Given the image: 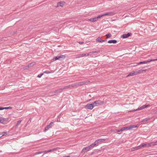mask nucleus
<instances>
[{
	"label": "nucleus",
	"mask_w": 157,
	"mask_h": 157,
	"mask_svg": "<svg viewBox=\"0 0 157 157\" xmlns=\"http://www.w3.org/2000/svg\"><path fill=\"white\" fill-rule=\"evenodd\" d=\"M104 101H101L100 100H98L94 101L93 104L94 107L99 105H102L104 104Z\"/></svg>",
	"instance_id": "1"
},
{
	"label": "nucleus",
	"mask_w": 157,
	"mask_h": 157,
	"mask_svg": "<svg viewBox=\"0 0 157 157\" xmlns=\"http://www.w3.org/2000/svg\"><path fill=\"white\" fill-rule=\"evenodd\" d=\"M150 106V105H143L142 106L138 108L137 109H134V110H132V112H134V111H137V110H140L141 109H143L146 108H147L148 107Z\"/></svg>",
	"instance_id": "2"
},
{
	"label": "nucleus",
	"mask_w": 157,
	"mask_h": 157,
	"mask_svg": "<svg viewBox=\"0 0 157 157\" xmlns=\"http://www.w3.org/2000/svg\"><path fill=\"white\" fill-rule=\"evenodd\" d=\"M94 107L93 104H88L86 105L85 108L86 109H92Z\"/></svg>",
	"instance_id": "3"
},
{
	"label": "nucleus",
	"mask_w": 157,
	"mask_h": 157,
	"mask_svg": "<svg viewBox=\"0 0 157 157\" xmlns=\"http://www.w3.org/2000/svg\"><path fill=\"white\" fill-rule=\"evenodd\" d=\"M153 60H152V59H149V60H147L144 61H141V62H139L138 63H136V66L138 65L142 64H146L147 63L150 62L151 61H153Z\"/></svg>",
	"instance_id": "4"
},
{
	"label": "nucleus",
	"mask_w": 157,
	"mask_h": 157,
	"mask_svg": "<svg viewBox=\"0 0 157 157\" xmlns=\"http://www.w3.org/2000/svg\"><path fill=\"white\" fill-rule=\"evenodd\" d=\"M53 125L54 123L53 122H51L49 125L45 127L44 131L45 132L46 131L48 130L50 128H51Z\"/></svg>",
	"instance_id": "5"
},
{
	"label": "nucleus",
	"mask_w": 157,
	"mask_h": 157,
	"mask_svg": "<svg viewBox=\"0 0 157 157\" xmlns=\"http://www.w3.org/2000/svg\"><path fill=\"white\" fill-rule=\"evenodd\" d=\"M89 81H85L79 82H78L76 84V86H82L84 84H87Z\"/></svg>",
	"instance_id": "6"
},
{
	"label": "nucleus",
	"mask_w": 157,
	"mask_h": 157,
	"mask_svg": "<svg viewBox=\"0 0 157 157\" xmlns=\"http://www.w3.org/2000/svg\"><path fill=\"white\" fill-rule=\"evenodd\" d=\"M132 34L131 33H129L127 34H124L121 36V37L125 39L128 38L132 35Z\"/></svg>",
	"instance_id": "7"
},
{
	"label": "nucleus",
	"mask_w": 157,
	"mask_h": 157,
	"mask_svg": "<svg viewBox=\"0 0 157 157\" xmlns=\"http://www.w3.org/2000/svg\"><path fill=\"white\" fill-rule=\"evenodd\" d=\"M90 149V148L89 146L86 147H84L81 151V153H84L85 151H88Z\"/></svg>",
	"instance_id": "8"
},
{
	"label": "nucleus",
	"mask_w": 157,
	"mask_h": 157,
	"mask_svg": "<svg viewBox=\"0 0 157 157\" xmlns=\"http://www.w3.org/2000/svg\"><path fill=\"white\" fill-rule=\"evenodd\" d=\"M7 118L0 117V123L3 124H5L6 122L7 121Z\"/></svg>",
	"instance_id": "9"
},
{
	"label": "nucleus",
	"mask_w": 157,
	"mask_h": 157,
	"mask_svg": "<svg viewBox=\"0 0 157 157\" xmlns=\"http://www.w3.org/2000/svg\"><path fill=\"white\" fill-rule=\"evenodd\" d=\"M74 86L72 85H68L66 86H65L63 88H62L61 89H59L58 90L59 92H61L63 90H65L66 89H67L68 88H69L70 87H73Z\"/></svg>",
	"instance_id": "10"
},
{
	"label": "nucleus",
	"mask_w": 157,
	"mask_h": 157,
	"mask_svg": "<svg viewBox=\"0 0 157 157\" xmlns=\"http://www.w3.org/2000/svg\"><path fill=\"white\" fill-rule=\"evenodd\" d=\"M100 52V51H93L91 52H90L87 53V56H88L89 55H90V56H92V54H95V53H99Z\"/></svg>",
	"instance_id": "11"
},
{
	"label": "nucleus",
	"mask_w": 157,
	"mask_h": 157,
	"mask_svg": "<svg viewBox=\"0 0 157 157\" xmlns=\"http://www.w3.org/2000/svg\"><path fill=\"white\" fill-rule=\"evenodd\" d=\"M105 141V140L104 139H99L97 140L95 142V143L96 144V145H97L99 143L101 142H104Z\"/></svg>",
	"instance_id": "12"
},
{
	"label": "nucleus",
	"mask_w": 157,
	"mask_h": 157,
	"mask_svg": "<svg viewBox=\"0 0 157 157\" xmlns=\"http://www.w3.org/2000/svg\"><path fill=\"white\" fill-rule=\"evenodd\" d=\"M115 13L114 12H109L105 13L103 14V16H111L115 14Z\"/></svg>",
	"instance_id": "13"
},
{
	"label": "nucleus",
	"mask_w": 157,
	"mask_h": 157,
	"mask_svg": "<svg viewBox=\"0 0 157 157\" xmlns=\"http://www.w3.org/2000/svg\"><path fill=\"white\" fill-rule=\"evenodd\" d=\"M141 146L142 147H149V145L148 143H143L141 144Z\"/></svg>",
	"instance_id": "14"
},
{
	"label": "nucleus",
	"mask_w": 157,
	"mask_h": 157,
	"mask_svg": "<svg viewBox=\"0 0 157 157\" xmlns=\"http://www.w3.org/2000/svg\"><path fill=\"white\" fill-rule=\"evenodd\" d=\"M131 129H132V127H131V125H130V126H129L128 127H124L122 128H121V130H123V131H124L125 130H129Z\"/></svg>",
	"instance_id": "15"
},
{
	"label": "nucleus",
	"mask_w": 157,
	"mask_h": 157,
	"mask_svg": "<svg viewBox=\"0 0 157 157\" xmlns=\"http://www.w3.org/2000/svg\"><path fill=\"white\" fill-rule=\"evenodd\" d=\"M65 3V2H60L58 3L57 4V6H63L64 4Z\"/></svg>",
	"instance_id": "16"
},
{
	"label": "nucleus",
	"mask_w": 157,
	"mask_h": 157,
	"mask_svg": "<svg viewBox=\"0 0 157 157\" xmlns=\"http://www.w3.org/2000/svg\"><path fill=\"white\" fill-rule=\"evenodd\" d=\"M109 43L115 44L117 42V41L116 40H110L108 41Z\"/></svg>",
	"instance_id": "17"
},
{
	"label": "nucleus",
	"mask_w": 157,
	"mask_h": 157,
	"mask_svg": "<svg viewBox=\"0 0 157 157\" xmlns=\"http://www.w3.org/2000/svg\"><path fill=\"white\" fill-rule=\"evenodd\" d=\"M89 20L92 22H95L98 20V19L96 17H95L94 18H91L89 19Z\"/></svg>",
	"instance_id": "18"
},
{
	"label": "nucleus",
	"mask_w": 157,
	"mask_h": 157,
	"mask_svg": "<svg viewBox=\"0 0 157 157\" xmlns=\"http://www.w3.org/2000/svg\"><path fill=\"white\" fill-rule=\"evenodd\" d=\"M59 59L60 60H62L66 58V56L64 55H61L59 56Z\"/></svg>",
	"instance_id": "19"
},
{
	"label": "nucleus",
	"mask_w": 157,
	"mask_h": 157,
	"mask_svg": "<svg viewBox=\"0 0 157 157\" xmlns=\"http://www.w3.org/2000/svg\"><path fill=\"white\" fill-rule=\"evenodd\" d=\"M96 144L95 143H92L91 144H90L89 146L90 147V149L91 148H93L96 145Z\"/></svg>",
	"instance_id": "20"
},
{
	"label": "nucleus",
	"mask_w": 157,
	"mask_h": 157,
	"mask_svg": "<svg viewBox=\"0 0 157 157\" xmlns=\"http://www.w3.org/2000/svg\"><path fill=\"white\" fill-rule=\"evenodd\" d=\"M96 40L97 41L100 43L102 42V40H101V38L99 37H98L96 39Z\"/></svg>",
	"instance_id": "21"
},
{
	"label": "nucleus",
	"mask_w": 157,
	"mask_h": 157,
	"mask_svg": "<svg viewBox=\"0 0 157 157\" xmlns=\"http://www.w3.org/2000/svg\"><path fill=\"white\" fill-rule=\"evenodd\" d=\"M57 148H53V149H49V150H47V153H48V152H50L51 151H56L57 150Z\"/></svg>",
	"instance_id": "22"
},
{
	"label": "nucleus",
	"mask_w": 157,
	"mask_h": 157,
	"mask_svg": "<svg viewBox=\"0 0 157 157\" xmlns=\"http://www.w3.org/2000/svg\"><path fill=\"white\" fill-rule=\"evenodd\" d=\"M85 56H87V54H80L78 55V57H83Z\"/></svg>",
	"instance_id": "23"
},
{
	"label": "nucleus",
	"mask_w": 157,
	"mask_h": 157,
	"mask_svg": "<svg viewBox=\"0 0 157 157\" xmlns=\"http://www.w3.org/2000/svg\"><path fill=\"white\" fill-rule=\"evenodd\" d=\"M146 70H137V74H140V73H142L143 72V71H145Z\"/></svg>",
	"instance_id": "24"
},
{
	"label": "nucleus",
	"mask_w": 157,
	"mask_h": 157,
	"mask_svg": "<svg viewBox=\"0 0 157 157\" xmlns=\"http://www.w3.org/2000/svg\"><path fill=\"white\" fill-rule=\"evenodd\" d=\"M150 120V119L149 118H146L143 119L141 122L145 123L147 121L149 120Z\"/></svg>",
	"instance_id": "25"
},
{
	"label": "nucleus",
	"mask_w": 157,
	"mask_h": 157,
	"mask_svg": "<svg viewBox=\"0 0 157 157\" xmlns=\"http://www.w3.org/2000/svg\"><path fill=\"white\" fill-rule=\"evenodd\" d=\"M35 64V62H32V63H31L29 64H28V66L29 67H30L34 65Z\"/></svg>",
	"instance_id": "26"
},
{
	"label": "nucleus",
	"mask_w": 157,
	"mask_h": 157,
	"mask_svg": "<svg viewBox=\"0 0 157 157\" xmlns=\"http://www.w3.org/2000/svg\"><path fill=\"white\" fill-rule=\"evenodd\" d=\"M149 144V147L154 146V142L150 143Z\"/></svg>",
	"instance_id": "27"
},
{
	"label": "nucleus",
	"mask_w": 157,
	"mask_h": 157,
	"mask_svg": "<svg viewBox=\"0 0 157 157\" xmlns=\"http://www.w3.org/2000/svg\"><path fill=\"white\" fill-rule=\"evenodd\" d=\"M21 122V120L18 121L17 122V123L16 125V127H18V126L20 124Z\"/></svg>",
	"instance_id": "28"
},
{
	"label": "nucleus",
	"mask_w": 157,
	"mask_h": 157,
	"mask_svg": "<svg viewBox=\"0 0 157 157\" xmlns=\"http://www.w3.org/2000/svg\"><path fill=\"white\" fill-rule=\"evenodd\" d=\"M58 59H59V56H57L56 57L54 58L53 59L54 61H55Z\"/></svg>",
	"instance_id": "29"
},
{
	"label": "nucleus",
	"mask_w": 157,
	"mask_h": 157,
	"mask_svg": "<svg viewBox=\"0 0 157 157\" xmlns=\"http://www.w3.org/2000/svg\"><path fill=\"white\" fill-rule=\"evenodd\" d=\"M42 153H43L42 151H38V152H36L35 153L34 155H38L39 154H42Z\"/></svg>",
	"instance_id": "30"
},
{
	"label": "nucleus",
	"mask_w": 157,
	"mask_h": 157,
	"mask_svg": "<svg viewBox=\"0 0 157 157\" xmlns=\"http://www.w3.org/2000/svg\"><path fill=\"white\" fill-rule=\"evenodd\" d=\"M106 36L107 38H108L110 37L112 35L110 33H108L106 35Z\"/></svg>",
	"instance_id": "31"
},
{
	"label": "nucleus",
	"mask_w": 157,
	"mask_h": 157,
	"mask_svg": "<svg viewBox=\"0 0 157 157\" xmlns=\"http://www.w3.org/2000/svg\"><path fill=\"white\" fill-rule=\"evenodd\" d=\"M142 147V146H141V144L140 145H139L137 147H136V150H138V149H140Z\"/></svg>",
	"instance_id": "32"
},
{
	"label": "nucleus",
	"mask_w": 157,
	"mask_h": 157,
	"mask_svg": "<svg viewBox=\"0 0 157 157\" xmlns=\"http://www.w3.org/2000/svg\"><path fill=\"white\" fill-rule=\"evenodd\" d=\"M134 75L132 71L130 72L128 75H127V77Z\"/></svg>",
	"instance_id": "33"
},
{
	"label": "nucleus",
	"mask_w": 157,
	"mask_h": 157,
	"mask_svg": "<svg viewBox=\"0 0 157 157\" xmlns=\"http://www.w3.org/2000/svg\"><path fill=\"white\" fill-rule=\"evenodd\" d=\"M131 127H132V128H137L138 127V126L137 125H131Z\"/></svg>",
	"instance_id": "34"
},
{
	"label": "nucleus",
	"mask_w": 157,
	"mask_h": 157,
	"mask_svg": "<svg viewBox=\"0 0 157 157\" xmlns=\"http://www.w3.org/2000/svg\"><path fill=\"white\" fill-rule=\"evenodd\" d=\"M103 16V14L101 15H100L98 16L97 17H97V19L98 20V19L100 18H101V17H102Z\"/></svg>",
	"instance_id": "35"
},
{
	"label": "nucleus",
	"mask_w": 157,
	"mask_h": 157,
	"mask_svg": "<svg viewBox=\"0 0 157 157\" xmlns=\"http://www.w3.org/2000/svg\"><path fill=\"white\" fill-rule=\"evenodd\" d=\"M52 72V71H45L44 72V73H46V74H49V73H51Z\"/></svg>",
	"instance_id": "36"
},
{
	"label": "nucleus",
	"mask_w": 157,
	"mask_h": 157,
	"mask_svg": "<svg viewBox=\"0 0 157 157\" xmlns=\"http://www.w3.org/2000/svg\"><path fill=\"white\" fill-rule=\"evenodd\" d=\"M5 109H12V107L9 106L7 107H4Z\"/></svg>",
	"instance_id": "37"
},
{
	"label": "nucleus",
	"mask_w": 157,
	"mask_h": 157,
	"mask_svg": "<svg viewBox=\"0 0 157 157\" xmlns=\"http://www.w3.org/2000/svg\"><path fill=\"white\" fill-rule=\"evenodd\" d=\"M1 133L3 135V136H4V135H6L7 134V132H1Z\"/></svg>",
	"instance_id": "38"
},
{
	"label": "nucleus",
	"mask_w": 157,
	"mask_h": 157,
	"mask_svg": "<svg viewBox=\"0 0 157 157\" xmlns=\"http://www.w3.org/2000/svg\"><path fill=\"white\" fill-rule=\"evenodd\" d=\"M134 75H136L137 74V71H132Z\"/></svg>",
	"instance_id": "39"
},
{
	"label": "nucleus",
	"mask_w": 157,
	"mask_h": 157,
	"mask_svg": "<svg viewBox=\"0 0 157 157\" xmlns=\"http://www.w3.org/2000/svg\"><path fill=\"white\" fill-rule=\"evenodd\" d=\"M29 68V67H28V66H26L25 67H24L23 68L24 69L26 70V69H27Z\"/></svg>",
	"instance_id": "40"
},
{
	"label": "nucleus",
	"mask_w": 157,
	"mask_h": 157,
	"mask_svg": "<svg viewBox=\"0 0 157 157\" xmlns=\"http://www.w3.org/2000/svg\"><path fill=\"white\" fill-rule=\"evenodd\" d=\"M43 74H39V75H38L37 76V77H38V78H40L43 75Z\"/></svg>",
	"instance_id": "41"
},
{
	"label": "nucleus",
	"mask_w": 157,
	"mask_h": 157,
	"mask_svg": "<svg viewBox=\"0 0 157 157\" xmlns=\"http://www.w3.org/2000/svg\"><path fill=\"white\" fill-rule=\"evenodd\" d=\"M136 147H134V148H132L131 149V150L132 151H134L135 150H136Z\"/></svg>",
	"instance_id": "42"
},
{
	"label": "nucleus",
	"mask_w": 157,
	"mask_h": 157,
	"mask_svg": "<svg viewBox=\"0 0 157 157\" xmlns=\"http://www.w3.org/2000/svg\"><path fill=\"white\" fill-rule=\"evenodd\" d=\"M154 146L155 145H157V141L156 142H154Z\"/></svg>",
	"instance_id": "43"
},
{
	"label": "nucleus",
	"mask_w": 157,
	"mask_h": 157,
	"mask_svg": "<svg viewBox=\"0 0 157 157\" xmlns=\"http://www.w3.org/2000/svg\"><path fill=\"white\" fill-rule=\"evenodd\" d=\"M4 109H5L4 107H0V110H2Z\"/></svg>",
	"instance_id": "44"
},
{
	"label": "nucleus",
	"mask_w": 157,
	"mask_h": 157,
	"mask_svg": "<svg viewBox=\"0 0 157 157\" xmlns=\"http://www.w3.org/2000/svg\"><path fill=\"white\" fill-rule=\"evenodd\" d=\"M78 43L81 44H82L83 43V42L82 41H80L78 42Z\"/></svg>",
	"instance_id": "45"
},
{
	"label": "nucleus",
	"mask_w": 157,
	"mask_h": 157,
	"mask_svg": "<svg viewBox=\"0 0 157 157\" xmlns=\"http://www.w3.org/2000/svg\"><path fill=\"white\" fill-rule=\"evenodd\" d=\"M123 131V130H121V128L120 130H118V131H117V132H121V131Z\"/></svg>",
	"instance_id": "46"
},
{
	"label": "nucleus",
	"mask_w": 157,
	"mask_h": 157,
	"mask_svg": "<svg viewBox=\"0 0 157 157\" xmlns=\"http://www.w3.org/2000/svg\"><path fill=\"white\" fill-rule=\"evenodd\" d=\"M42 152H43V153H47V151H42Z\"/></svg>",
	"instance_id": "47"
},
{
	"label": "nucleus",
	"mask_w": 157,
	"mask_h": 157,
	"mask_svg": "<svg viewBox=\"0 0 157 157\" xmlns=\"http://www.w3.org/2000/svg\"><path fill=\"white\" fill-rule=\"evenodd\" d=\"M2 134L1 133H0V137H2V136H3V134Z\"/></svg>",
	"instance_id": "48"
},
{
	"label": "nucleus",
	"mask_w": 157,
	"mask_h": 157,
	"mask_svg": "<svg viewBox=\"0 0 157 157\" xmlns=\"http://www.w3.org/2000/svg\"><path fill=\"white\" fill-rule=\"evenodd\" d=\"M152 60H153V61H156L157 60V58L155 59H152Z\"/></svg>",
	"instance_id": "49"
},
{
	"label": "nucleus",
	"mask_w": 157,
	"mask_h": 157,
	"mask_svg": "<svg viewBox=\"0 0 157 157\" xmlns=\"http://www.w3.org/2000/svg\"><path fill=\"white\" fill-rule=\"evenodd\" d=\"M102 42H104L106 41V40H102Z\"/></svg>",
	"instance_id": "50"
},
{
	"label": "nucleus",
	"mask_w": 157,
	"mask_h": 157,
	"mask_svg": "<svg viewBox=\"0 0 157 157\" xmlns=\"http://www.w3.org/2000/svg\"><path fill=\"white\" fill-rule=\"evenodd\" d=\"M64 157H69V156H64Z\"/></svg>",
	"instance_id": "51"
},
{
	"label": "nucleus",
	"mask_w": 157,
	"mask_h": 157,
	"mask_svg": "<svg viewBox=\"0 0 157 157\" xmlns=\"http://www.w3.org/2000/svg\"><path fill=\"white\" fill-rule=\"evenodd\" d=\"M94 56H95V55H96V54H94Z\"/></svg>",
	"instance_id": "52"
}]
</instances>
